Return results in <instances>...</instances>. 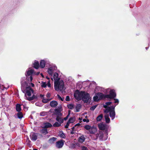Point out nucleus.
<instances>
[{
  "label": "nucleus",
  "instance_id": "f257e3e1",
  "mask_svg": "<svg viewBox=\"0 0 150 150\" xmlns=\"http://www.w3.org/2000/svg\"><path fill=\"white\" fill-rule=\"evenodd\" d=\"M53 79L54 80V88L56 91L59 90L62 91L64 89V83L63 81L60 80L58 77V74L57 73H55L53 75Z\"/></svg>",
  "mask_w": 150,
  "mask_h": 150
},
{
  "label": "nucleus",
  "instance_id": "f03ea898",
  "mask_svg": "<svg viewBox=\"0 0 150 150\" xmlns=\"http://www.w3.org/2000/svg\"><path fill=\"white\" fill-rule=\"evenodd\" d=\"M74 96L77 100H79L82 99L85 103H87L90 98L88 93L84 92H80L78 90H76L75 92Z\"/></svg>",
  "mask_w": 150,
  "mask_h": 150
},
{
  "label": "nucleus",
  "instance_id": "7ed1b4c3",
  "mask_svg": "<svg viewBox=\"0 0 150 150\" xmlns=\"http://www.w3.org/2000/svg\"><path fill=\"white\" fill-rule=\"evenodd\" d=\"M111 103L112 102H107L105 103V104L104 105L103 107L106 109L104 110V111L105 113L109 112L110 117L112 120H113L115 118V112L114 110L115 106H108L110 105Z\"/></svg>",
  "mask_w": 150,
  "mask_h": 150
},
{
  "label": "nucleus",
  "instance_id": "20e7f679",
  "mask_svg": "<svg viewBox=\"0 0 150 150\" xmlns=\"http://www.w3.org/2000/svg\"><path fill=\"white\" fill-rule=\"evenodd\" d=\"M23 92L25 93V99L27 100L30 101L37 98V96L34 93L33 90L30 87H27Z\"/></svg>",
  "mask_w": 150,
  "mask_h": 150
},
{
  "label": "nucleus",
  "instance_id": "39448f33",
  "mask_svg": "<svg viewBox=\"0 0 150 150\" xmlns=\"http://www.w3.org/2000/svg\"><path fill=\"white\" fill-rule=\"evenodd\" d=\"M54 114L57 115L56 118V120L61 123H63V120L60 117L62 114L59 109H56L55 110Z\"/></svg>",
  "mask_w": 150,
  "mask_h": 150
},
{
  "label": "nucleus",
  "instance_id": "423d86ee",
  "mask_svg": "<svg viewBox=\"0 0 150 150\" xmlns=\"http://www.w3.org/2000/svg\"><path fill=\"white\" fill-rule=\"evenodd\" d=\"M34 74L33 70L29 68L28 70L26 71V73L25 74V75L27 78H28V80L31 82L33 80V78L32 75Z\"/></svg>",
  "mask_w": 150,
  "mask_h": 150
},
{
  "label": "nucleus",
  "instance_id": "0eeeda50",
  "mask_svg": "<svg viewBox=\"0 0 150 150\" xmlns=\"http://www.w3.org/2000/svg\"><path fill=\"white\" fill-rule=\"evenodd\" d=\"M84 128L88 131L90 134H94L97 131V128L94 127H91L89 125H87L85 126Z\"/></svg>",
  "mask_w": 150,
  "mask_h": 150
},
{
  "label": "nucleus",
  "instance_id": "6e6552de",
  "mask_svg": "<svg viewBox=\"0 0 150 150\" xmlns=\"http://www.w3.org/2000/svg\"><path fill=\"white\" fill-rule=\"evenodd\" d=\"M116 96V94L115 92V90H112L110 91L109 94L105 95V97L111 99L115 97Z\"/></svg>",
  "mask_w": 150,
  "mask_h": 150
},
{
  "label": "nucleus",
  "instance_id": "1a4fd4ad",
  "mask_svg": "<svg viewBox=\"0 0 150 150\" xmlns=\"http://www.w3.org/2000/svg\"><path fill=\"white\" fill-rule=\"evenodd\" d=\"M64 141L62 140H60L56 142V146L58 148H61L62 147L64 144Z\"/></svg>",
  "mask_w": 150,
  "mask_h": 150
},
{
  "label": "nucleus",
  "instance_id": "9d476101",
  "mask_svg": "<svg viewBox=\"0 0 150 150\" xmlns=\"http://www.w3.org/2000/svg\"><path fill=\"white\" fill-rule=\"evenodd\" d=\"M56 69V67H52L49 68L47 71L48 73L50 75L52 76L53 73Z\"/></svg>",
  "mask_w": 150,
  "mask_h": 150
},
{
  "label": "nucleus",
  "instance_id": "9b49d317",
  "mask_svg": "<svg viewBox=\"0 0 150 150\" xmlns=\"http://www.w3.org/2000/svg\"><path fill=\"white\" fill-rule=\"evenodd\" d=\"M31 139L33 141H35L37 139V135L34 132L31 133L30 135Z\"/></svg>",
  "mask_w": 150,
  "mask_h": 150
},
{
  "label": "nucleus",
  "instance_id": "f8f14e48",
  "mask_svg": "<svg viewBox=\"0 0 150 150\" xmlns=\"http://www.w3.org/2000/svg\"><path fill=\"white\" fill-rule=\"evenodd\" d=\"M96 136L97 138L98 137L100 140H103V133L102 132L99 131L98 134H96Z\"/></svg>",
  "mask_w": 150,
  "mask_h": 150
},
{
  "label": "nucleus",
  "instance_id": "ddd939ff",
  "mask_svg": "<svg viewBox=\"0 0 150 150\" xmlns=\"http://www.w3.org/2000/svg\"><path fill=\"white\" fill-rule=\"evenodd\" d=\"M98 126L99 129L101 130H105L106 127L105 125L102 123H100L99 124Z\"/></svg>",
  "mask_w": 150,
  "mask_h": 150
},
{
  "label": "nucleus",
  "instance_id": "4468645a",
  "mask_svg": "<svg viewBox=\"0 0 150 150\" xmlns=\"http://www.w3.org/2000/svg\"><path fill=\"white\" fill-rule=\"evenodd\" d=\"M58 104L57 102L54 100L52 101L50 103V105L52 107H56Z\"/></svg>",
  "mask_w": 150,
  "mask_h": 150
},
{
  "label": "nucleus",
  "instance_id": "2eb2a0df",
  "mask_svg": "<svg viewBox=\"0 0 150 150\" xmlns=\"http://www.w3.org/2000/svg\"><path fill=\"white\" fill-rule=\"evenodd\" d=\"M52 126V125L48 123V122H46L44 123L43 124V127H44L45 128H47L49 127H51Z\"/></svg>",
  "mask_w": 150,
  "mask_h": 150
},
{
  "label": "nucleus",
  "instance_id": "dca6fc26",
  "mask_svg": "<svg viewBox=\"0 0 150 150\" xmlns=\"http://www.w3.org/2000/svg\"><path fill=\"white\" fill-rule=\"evenodd\" d=\"M85 139V138L83 136H81L79 138L78 141L80 143H82L84 141Z\"/></svg>",
  "mask_w": 150,
  "mask_h": 150
},
{
  "label": "nucleus",
  "instance_id": "f3484780",
  "mask_svg": "<svg viewBox=\"0 0 150 150\" xmlns=\"http://www.w3.org/2000/svg\"><path fill=\"white\" fill-rule=\"evenodd\" d=\"M33 67L36 69H38L39 67V62L37 61H35L33 64Z\"/></svg>",
  "mask_w": 150,
  "mask_h": 150
},
{
  "label": "nucleus",
  "instance_id": "a211bd4d",
  "mask_svg": "<svg viewBox=\"0 0 150 150\" xmlns=\"http://www.w3.org/2000/svg\"><path fill=\"white\" fill-rule=\"evenodd\" d=\"M105 117L106 122L108 123H109L110 122V119L109 118L108 115L107 113H106V114L105 115Z\"/></svg>",
  "mask_w": 150,
  "mask_h": 150
},
{
  "label": "nucleus",
  "instance_id": "6ab92c4d",
  "mask_svg": "<svg viewBox=\"0 0 150 150\" xmlns=\"http://www.w3.org/2000/svg\"><path fill=\"white\" fill-rule=\"evenodd\" d=\"M96 95L99 100L101 99L104 97L103 94L101 93H98Z\"/></svg>",
  "mask_w": 150,
  "mask_h": 150
},
{
  "label": "nucleus",
  "instance_id": "aec40b11",
  "mask_svg": "<svg viewBox=\"0 0 150 150\" xmlns=\"http://www.w3.org/2000/svg\"><path fill=\"white\" fill-rule=\"evenodd\" d=\"M40 67L41 68H44L45 65V62L44 60H42L40 63Z\"/></svg>",
  "mask_w": 150,
  "mask_h": 150
},
{
  "label": "nucleus",
  "instance_id": "412c9836",
  "mask_svg": "<svg viewBox=\"0 0 150 150\" xmlns=\"http://www.w3.org/2000/svg\"><path fill=\"white\" fill-rule=\"evenodd\" d=\"M16 109L17 111H20L21 110V105L19 104H17L16 106Z\"/></svg>",
  "mask_w": 150,
  "mask_h": 150
},
{
  "label": "nucleus",
  "instance_id": "4be33fe9",
  "mask_svg": "<svg viewBox=\"0 0 150 150\" xmlns=\"http://www.w3.org/2000/svg\"><path fill=\"white\" fill-rule=\"evenodd\" d=\"M81 108V105L79 104L76 105V111L78 112L79 111L80 109Z\"/></svg>",
  "mask_w": 150,
  "mask_h": 150
},
{
  "label": "nucleus",
  "instance_id": "5701e85b",
  "mask_svg": "<svg viewBox=\"0 0 150 150\" xmlns=\"http://www.w3.org/2000/svg\"><path fill=\"white\" fill-rule=\"evenodd\" d=\"M52 99V98H42V101L43 103H47L50 100H51Z\"/></svg>",
  "mask_w": 150,
  "mask_h": 150
},
{
  "label": "nucleus",
  "instance_id": "b1692460",
  "mask_svg": "<svg viewBox=\"0 0 150 150\" xmlns=\"http://www.w3.org/2000/svg\"><path fill=\"white\" fill-rule=\"evenodd\" d=\"M59 136L60 137L62 138H64L65 137V135L64 134L62 131L59 132Z\"/></svg>",
  "mask_w": 150,
  "mask_h": 150
},
{
  "label": "nucleus",
  "instance_id": "393cba45",
  "mask_svg": "<svg viewBox=\"0 0 150 150\" xmlns=\"http://www.w3.org/2000/svg\"><path fill=\"white\" fill-rule=\"evenodd\" d=\"M56 139V138L55 137H52L50 138L49 140V142L51 143L52 144L53 143V142L55 141Z\"/></svg>",
  "mask_w": 150,
  "mask_h": 150
},
{
  "label": "nucleus",
  "instance_id": "a878e982",
  "mask_svg": "<svg viewBox=\"0 0 150 150\" xmlns=\"http://www.w3.org/2000/svg\"><path fill=\"white\" fill-rule=\"evenodd\" d=\"M61 125V123L59 122H56L53 124V126L54 127H58L60 126Z\"/></svg>",
  "mask_w": 150,
  "mask_h": 150
},
{
  "label": "nucleus",
  "instance_id": "bb28decb",
  "mask_svg": "<svg viewBox=\"0 0 150 150\" xmlns=\"http://www.w3.org/2000/svg\"><path fill=\"white\" fill-rule=\"evenodd\" d=\"M69 108L72 109L74 108V105L72 104H68L67 105Z\"/></svg>",
  "mask_w": 150,
  "mask_h": 150
},
{
  "label": "nucleus",
  "instance_id": "cd10ccee",
  "mask_svg": "<svg viewBox=\"0 0 150 150\" xmlns=\"http://www.w3.org/2000/svg\"><path fill=\"white\" fill-rule=\"evenodd\" d=\"M17 114L18 117L19 119H21L23 117V115L22 113L20 111L18 112Z\"/></svg>",
  "mask_w": 150,
  "mask_h": 150
},
{
  "label": "nucleus",
  "instance_id": "c85d7f7f",
  "mask_svg": "<svg viewBox=\"0 0 150 150\" xmlns=\"http://www.w3.org/2000/svg\"><path fill=\"white\" fill-rule=\"evenodd\" d=\"M103 117V115L102 114H100L99 115L97 118V120L98 121H99L101 120L102 117Z\"/></svg>",
  "mask_w": 150,
  "mask_h": 150
},
{
  "label": "nucleus",
  "instance_id": "c756f323",
  "mask_svg": "<svg viewBox=\"0 0 150 150\" xmlns=\"http://www.w3.org/2000/svg\"><path fill=\"white\" fill-rule=\"evenodd\" d=\"M47 112H42L40 113V115L41 116H44L47 114Z\"/></svg>",
  "mask_w": 150,
  "mask_h": 150
},
{
  "label": "nucleus",
  "instance_id": "7c9ffc66",
  "mask_svg": "<svg viewBox=\"0 0 150 150\" xmlns=\"http://www.w3.org/2000/svg\"><path fill=\"white\" fill-rule=\"evenodd\" d=\"M74 119L72 117H71L69 119L68 122H69V123H73L74 122Z\"/></svg>",
  "mask_w": 150,
  "mask_h": 150
},
{
  "label": "nucleus",
  "instance_id": "2f4dec72",
  "mask_svg": "<svg viewBox=\"0 0 150 150\" xmlns=\"http://www.w3.org/2000/svg\"><path fill=\"white\" fill-rule=\"evenodd\" d=\"M93 99L95 101H98L99 100L97 95L93 97Z\"/></svg>",
  "mask_w": 150,
  "mask_h": 150
},
{
  "label": "nucleus",
  "instance_id": "473e14b6",
  "mask_svg": "<svg viewBox=\"0 0 150 150\" xmlns=\"http://www.w3.org/2000/svg\"><path fill=\"white\" fill-rule=\"evenodd\" d=\"M41 84L42 87L45 88L46 87L47 85L45 82H42Z\"/></svg>",
  "mask_w": 150,
  "mask_h": 150
},
{
  "label": "nucleus",
  "instance_id": "72a5a7b5",
  "mask_svg": "<svg viewBox=\"0 0 150 150\" xmlns=\"http://www.w3.org/2000/svg\"><path fill=\"white\" fill-rule=\"evenodd\" d=\"M41 132L42 133L45 134H46L48 132L46 129H42L41 131Z\"/></svg>",
  "mask_w": 150,
  "mask_h": 150
},
{
  "label": "nucleus",
  "instance_id": "f704fd0d",
  "mask_svg": "<svg viewBox=\"0 0 150 150\" xmlns=\"http://www.w3.org/2000/svg\"><path fill=\"white\" fill-rule=\"evenodd\" d=\"M57 96L58 98L59 99V100H62V101H63V100H64V98H62V97H61V96H60L59 95H57Z\"/></svg>",
  "mask_w": 150,
  "mask_h": 150
},
{
  "label": "nucleus",
  "instance_id": "c9c22d12",
  "mask_svg": "<svg viewBox=\"0 0 150 150\" xmlns=\"http://www.w3.org/2000/svg\"><path fill=\"white\" fill-rule=\"evenodd\" d=\"M81 149L82 150H88L87 147L83 146L81 147Z\"/></svg>",
  "mask_w": 150,
  "mask_h": 150
},
{
  "label": "nucleus",
  "instance_id": "e433bc0d",
  "mask_svg": "<svg viewBox=\"0 0 150 150\" xmlns=\"http://www.w3.org/2000/svg\"><path fill=\"white\" fill-rule=\"evenodd\" d=\"M96 107H97L96 105H95L93 106L91 108H90L91 110H93L96 108Z\"/></svg>",
  "mask_w": 150,
  "mask_h": 150
},
{
  "label": "nucleus",
  "instance_id": "4c0bfd02",
  "mask_svg": "<svg viewBox=\"0 0 150 150\" xmlns=\"http://www.w3.org/2000/svg\"><path fill=\"white\" fill-rule=\"evenodd\" d=\"M72 146L73 147H75L76 146H79V144L78 143H75L72 144Z\"/></svg>",
  "mask_w": 150,
  "mask_h": 150
},
{
  "label": "nucleus",
  "instance_id": "58836bf2",
  "mask_svg": "<svg viewBox=\"0 0 150 150\" xmlns=\"http://www.w3.org/2000/svg\"><path fill=\"white\" fill-rule=\"evenodd\" d=\"M114 100H115L114 103H117V104H118L119 103V101L118 99H114Z\"/></svg>",
  "mask_w": 150,
  "mask_h": 150
},
{
  "label": "nucleus",
  "instance_id": "ea45409f",
  "mask_svg": "<svg viewBox=\"0 0 150 150\" xmlns=\"http://www.w3.org/2000/svg\"><path fill=\"white\" fill-rule=\"evenodd\" d=\"M69 115H70V113H69V114H68V115H67V117H64V120H67V119H68V117H69Z\"/></svg>",
  "mask_w": 150,
  "mask_h": 150
},
{
  "label": "nucleus",
  "instance_id": "a19ab883",
  "mask_svg": "<svg viewBox=\"0 0 150 150\" xmlns=\"http://www.w3.org/2000/svg\"><path fill=\"white\" fill-rule=\"evenodd\" d=\"M69 122H68L67 123L66 125L65 126V128H68L69 125Z\"/></svg>",
  "mask_w": 150,
  "mask_h": 150
},
{
  "label": "nucleus",
  "instance_id": "79ce46f5",
  "mask_svg": "<svg viewBox=\"0 0 150 150\" xmlns=\"http://www.w3.org/2000/svg\"><path fill=\"white\" fill-rule=\"evenodd\" d=\"M70 100V98H69V97L68 96H67L66 97V101H69Z\"/></svg>",
  "mask_w": 150,
  "mask_h": 150
},
{
  "label": "nucleus",
  "instance_id": "37998d69",
  "mask_svg": "<svg viewBox=\"0 0 150 150\" xmlns=\"http://www.w3.org/2000/svg\"><path fill=\"white\" fill-rule=\"evenodd\" d=\"M46 96L48 98H50V93H47L46 94Z\"/></svg>",
  "mask_w": 150,
  "mask_h": 150
},
{
  "label": "nucleus",
  "instance_id": "c03bdc74",
  "mask_svg": "<svg viewBox=\"0 0 150 150\" xmlns=\"http://www.w3.org/2000/svg\"><path fill=\"white\" fill-rule=\"evenodd\" d=\"M83 120L84 122H89V120L88 119H83Z\"/></svg>",
  "mask_w": 150,
  "mask_h": 150
},
{
  "label": "nucleus",
  "instance_id": "a18cd8bd",
  "mask_svg": "<svg viewBox=\"0 0 150 150\" xmlns=\"http://www.w3.org/2000/svg\"><path fill=\"white\" fill-rule=\"evenodd\" d=\"M72 131H71V134H73L74 133V127H73L72 128Z\"/></svg>",
  "mask_w": 150,
  "mask_h": 150
},
{
  "label": "nucleus",
  "instance_id": "49530a36",
  "mask_svg": "<svg viewBox=\"0 0 150 150\" xmlns=\"http://www.w3.org/2000/svg\"><path fill=\"white\" fill-rule=\"evenodd\" d=\"M50 85H51V84H50V83L49 82L48 83V84H47V86L48 87H50Z\"/></svg>",
  "mask_w": 150,
  "mask_h": 150
},
{
  "label": "nucleus",
  "instance_id": "de8ad7c7",
  "mask_svg": "<svg viewBox=\"0 0 150 150\" xmlns=\"http://www.w3.org/2000/svg\"><path fill=\"white\" fill-rule=\"evenodd\" d=\"M40 73L39 72H38L37 73H35L34 72L33 74L36 75H38Z\"/></svg>",
  "mask_w": 150,
  "mask_h": 150
},
{
  "label": "nucleus",
  "instance_id": "09e8293b",
  "mask_svg": "<svg viewBox=\"0 0 150 150\" xmlns=\"http://www.w3.org/2000/svg\"><path fill=\"white\" fill-rule=\"evenodd\" d=\"M43 96H44V95H42V94H41V95H40V97L42 98H43Z\"/></svg>",
  "mask_w": 150,
  "mask_h": 150
},
{
  "label": "nucleus",
  "instance_id": "8fccbe9b",
  "mask_svg": "<svg viewBox=\"0 0 150 150\" xmlns=\"http://www.w3.org/2000/svg\"><path fill=\"white\" fill-rule=\"evenodd\" d=\"M31 85L33 87H34V84L33 83H31Z\"/></svg>",
  "mask_w": 150,
  "mask_h": 150
},
{
  "label": "nucleus",
  "instance_id": "3c124183",
  "mask_svg": "<svg viewBox=\"0 0 150 150\" xmlns=\"http://www.w3.org/2000/svg\"><path fill=\"white\" fill-rule=\"evenodd\" d=\"M79 120H80V121H81V120H82V118H81H81H79Z\"/></svg>",
  "mask_w": 150,
  "mask_h": 150
},
{
  "label": "nucleus",
  "instance_id": "603ef678",
  "mask_svg": "<svg viewBox=\"0 0 150 150\" xmlns=\"http://www.w3.org/2000/svg\"><path fill=\"white\" fill-rule=\"evenodd\" d=\"M27 140L28 141L29 143L30 142V141L29 140V139L28 138V139Z\"/></svg>",
  "mask_w": 150,
  "mask_h": 150
},
{
  "label": "nucleus",
  "instance_id": "864d4df0",
  "mask_svg": "<svg viewBox=\"0 0 150 150\" xmlns=\"http://www.w3.org/2000/svg\"><path fill=\"white\" fill-rule=\"evenodd\" d=\"M77 125H80V124H77L76 125V126Z\"/></svg>",
  "mask_w": 150,
  "mask_h": 150
},
{
  "label": "nucleus",
  "instance_id": "5fc2aeb1",
  "mask_svg": "<svg viewBox=\"0 0 150 150\" xmlns=\"http://www.w3.org/2000/svg\"><path fill=\"white\" fill-rule=\"evenodd\" d=\"M41 75L42 76V77H43V75L42 74H41Z\"/></svg>",
  "mask_w": 150,
  "mask_h": 150
},
{
  "label": "nucleus",
  "instance_id": "6e6d98bb",
  "mask_svg": "<svg viewBox=\"0 0 150 150\" xmlns=\"http://www.w3.org/2000/svg\"><path fill=\"white\" fill-rule=\"evenodd\" d=\"M33 150H38L37 149H34Z\"/></svg>",
  "mask_w": 150,
  "mask_h": 150
},
{
  "label": "nucleus",
  "instance_id": "4d7b16f0",
  "mask_svg": "<svg viewBox=\"0 0 150 150\" xmlns=\"http://www.w3.org/2000/svg\"><path fill=\"white\" fill-rule=\"evenodd\" d=\"M146 50H147V49H148V48L146 47Z\"/></svg>",
  "mask_w": 150,
  "mask_h": 150
},
{
  "label": "nucleus",
  "instance_id": "13d9d810",
  "mask_svg": "<svg viewBox=\"0 0 150 150\" xmlns=\"http://www.w3.org/2000/svg\"><path fill=\"white\" fill-rule=\"evenodd\" d=\"M47 79H49V78H48L47 77Z\"/></svg>",
  "mask_w": 150,
  "mask_h": 150
},
{
  "label": "nucleus",
  "instance_id": "bf43d9fd",
  "mask_svg": "<svg viewBox=\"0 0 150 150\" xmlns=\"http://www.w3.org/2000/svg\"><path fill=\"white\" fill-rule=\"evenodd\" d=\"M87 116H86V118H87Z\"/></svg>",
  "mask_w": 150,
  "mask_h": 150
},
{
  "label": "nucleus",
  "instance_id": "052dcab7",
  "mask_svg": "<svg viewBox=\"0 0 150 150\" xmlns=\"http://www.w3.org/2000/svg\"><path fill=\"white\" fill-rule=\"evenodd\" d=\"M116 105H115V106H116Z\"/></svg>",
  "mask_w": 150,
  "mask_h": 150
}]
</instances>
